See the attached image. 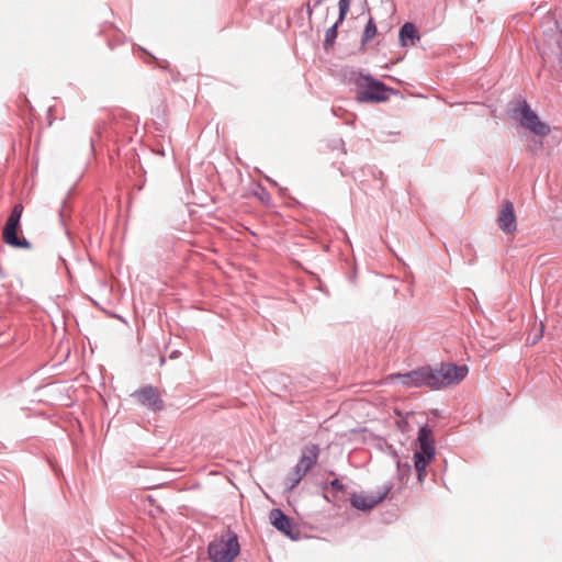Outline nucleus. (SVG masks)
I'll use <instances>...</instances> for the list:
<instances>
[{
  "mask_svg": "<svg viewBox=\"0 0 562 562\" xmlns=\"http://www.w3.org/2000/svg\"><path fill=\"white\" fill-rule=\"evenodd\" d=\"M270 521L274 528L290 537L291 539H295L297 537V531L294 528L292 520L283 514L280 509H272L269 515Z\"/></svg>",
  "mask_w": 562,
  "mask_h": 562,
  "instance_id": "nucleus-11",
  "label": "nucleus"
},
{
  "mask_svg": "<svg viewBox=\"0 0 562 562\" xmlns=\"http://www.w3.org/2000/svg\"><path fill=\"white\" fill-rule=\"evenodd\" d=\"M307 14H308V16L312 15V8H311L310 3H307Z\"/></svg>",
  "mask_w": 562,
  "mask_h": 562,
  "instance_id": "nucleus-18",
  "label": "nucleus"
},
{
  "mask_svg": "<svg viewBox=\"0 0 562 562\" xmlns=\"http://www.w3.org/2000/svg\"><path fill=\"white\" fill-rule=\"evenodd\" d=\"M419 40V35L416 26L413 23H405L400 30V41L403 46L407 45V41H409L411 45H414L416 41Z\"/></svg>",
  "mask_w": 562,
  "mask_h": 562,
  "instance_id": "nucleus-12",
  "label": "nucleus"
},
{
  "mask_svg": "<svg viewBox=\"0 0 562 562\" xmlns=\"http://www.w3.org/2000/svg\"><path fill=\"white\" fill-rule=\"evenodd\" d=\"M514 117L519 121L521 126L536 135L547 136L550 133L549 126L540 121L526 101L520 102L519 105L514 109Z\"/></svg>",
  "mask_w": 562,
  "mask_h": 562,
  "instance_id": "nucleus-6",
  "label": "nucleus"
},
{
  "mask_svg": "<svg viewBox=\"0 0 562 562\" xmlns=\"http://www.w3.org/2000/svg\"><path fill=\"white\" fill-rule=\"evenodd\" d=\"M336 37H337V24L329 27L326 32L325 41H324V46L326 49L333 46Z\"/></svg>",
  "mask_w": 562,
  "mask_h": 562,
  "instance_id": "nucleus-13",
  "label": "nucleus"
},
{
  "mask_svg": "<svg viewBox=\"0 0 562 562\" xmlns=\"http://www.w3.org/2000/svg\"><path fill=\"white\" fill-rule=\"evenodd\" d=\"M376 35V25L372 19H370L366 25L363 33V41L368 42Z\"/></svg>",
  "mask_w": 562,
  "mask_h": 562,
  "instance_id": "nucleus-14",
  "label": "nucleus"
},
{
  "mask_svg": "<svg viewBox=\"0 0 562 562\" xmlns=\"http://www.w3.org/2000/svg\"><path fill=\"white\" fill-rule=\"evenodd\" d=\"M207 551L212 562H233L240 551L236 533L226 530L209 544Z\"/></svg>",
  "mask_w": 562,
  "mask_h": 562,
  "instance_id": "nucleus-2",
  "label": "nucleus"
},
{
  "mask_svg": "<svg viewBox=\"0 0 562 562\" xmlns=\"http://www.w3.org/2000/svg\"><path fill=\"white\" fill-rule=\"evenodd\" d=\"M391 488V486H384L381 491H378L375 493L353 494L350 498V503L357 509L370 510L387 496Z\"/></svg>",
  "mask_w": 562,
  "mask_h": 562,
  "instance_id": "nucleus-8",
  "label": "nucleus"
},
{
  "mask_svg": "<svg viewBox=\"0 0 562 562\" xmlns=\"http://www.w3.org/2000/svg\"><path fill=\"white\" fill-rule=\"evenodd\" d=\"M418 449L414 453L415 469L417 471L418 481L423 482L427 472L426 468L435 458V443L431 430L422 427L417 437Z\"/></svg>",
  "mask_w": 562,
  "mask_h": 562,
  "instance_id": "nucleus-3",
  "label": "nucleus"
},
{
  "mask_svg": "<svg viewBox=\"0 0 562 562\" xmlns=\"http://www.w3.org/2000/svg\"><path fill=\"white\" fill-rule=\"evenodd\" d=\"M330 485H331L333 488H335L337 491H342L344 490V485L340 483L339 480L331 481Z\"/></svg>",
  "mask_w": 562,
  "mask_h": 562,
  "instance_id": "nucleus-16",
  "label": "nucleus"
},
{
  "mask_svg": "<svg viewBox=\"0 0 562 562\" xmlns=\"http://www.w3.org/2000/svg\"><path fill=\"white\" fill-rule=\"evenodd\" d=\"M319 446L316 443H307L301 450V458L294 467L290 488H294L300 481L314 468L319 457Z\"/></svg>",
  "mask_w": 562,
  "mask_h": 562,
  "instance_id": "nucleus-5",
  "label": "nucleus"
},
{
  "mask_svg": "<svg viewBox=\"0 0 562 562\" xmlns=\"http://www.w3.org/2000/svg\"><path fill=\"white\" fill-rule=\"evenodd\" d=\"M133 396L139 404L153 411H160L164 406L159 392L153 386H145L136 391Z\"/></svg>",
  "mask_w": 562,
  "mask_h": 562,
  "instance_id": "nucleus-9",
  "label": "nucleus"
},
{
  "mask_svg": "<svg viewBox=\"0 0 562 562\" xmlns=\"http://www.w3.org/2000/svg\"><path fill=\"white\" fill-rule=\"evenodd\" d=\"M389 89L380 81L370 77H360L357 80L356 99L359 102H383L387 100Z\"/></svg>",
  "mask_w": 562,
  "mask_h": 562,
  "instance_id": "nucleus-4",
  "label": "nucleus"
},
{
  "mask_svg": "<svg viewBox=\"0 0 562 562\" xmlns=\"http://www.w3.org/2000/svg\"><path fill=\"white\" fill-rule=\"evenodd\" d=\"M23 213V205L18 203L13 206L10 216L3 228L2 237L5 244L18 248H31V243L25 238H19L16 235L20 220Z\"/></svg>",
  "mask_w": 562,
  "mask_h": 562,
  "instance_id": "nucleus-7",
  "label": "nucleus"
},
{
  "mask_svg": "<svg viewBox=\"0 0 562 562\" xmlns=\"http://www.w3.org/2000/svg\"><path fill=\"white\" fill-rule=\"evenodd\" d=\"M468 372L467 366L442 363L439 368L424 367L405 374L390 375L389 379H398L406 387L427 386L439 390L460 383L468 375Z\"/></svg>",
  "mask_w": 562,
  "mask_h": 562,
  "instance_id": "nucleus-1",
  "label": "nucleus"
},
{
  "mask_svg": "<svg viewBox=\"0 0 562 562\" xmlns=\"http://www.w3.org/2000/svg\"><path fill=\"white\" fill-rule=\"evenodd\" d=\"M351 0H339V22H341L349 11Z\"/></svg>",
  "mask_w": 562,
  "mask_h": 562,
  "instance_id": "nucleus-15",
  "label": "nucleus"
},
{
  "mask_svg": "<svg viewBox=\"0 0 562 562\" xmlns=\"http://www.w3.org/2000/svg\"><path fill=\"white\" fill-rule=\"evenodd\" d=\"M498 226L507 234H512L517 229V220L514 210V204L510 201H505L498 212Z\"/></svg>",
  "mask_w": 562,
  "mask_h": 562,
  "instance_id": "nucleus-10",
  "label": "nucleus"
},
{
  "mask_svg": "<svg viewBox=\"0 0 562 562\" xmlns=\"http://www.w3.org/2000/svg\"><path fill=\"white\" fill-rule=\"evenodd\" d=\"M324 0H313V7L319 5Z\"/></svg>",
  "mask_w": 562,
  "mask_h": 562,
  "instance_id": "nucleus-17",
  "label": "nucleus"
}]
</instances>
